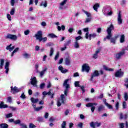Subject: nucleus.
Segmentation results:
<instances>
[{"label": "nucleus", "mask_w": 128, "mask_h": 128, "mask_svg": "<svg viewBox=\"0 0 128 128\" xmlns=\"http://www.w3.org/2000/svg\"><path fill=\"white\" fill-rule=\"evenodd\" d=\"M112 30H114V26L110 25V26L107 29L106 32L108 36L106 38H104V40H106V39L110 40V42L114 44H116V38L118 37H115V38H111L112 36Z\"/></svg>", "instance_id": "obj_1"}, {"label": "nucleus", "mask_w": 128, "mask_h": 128, "mask_svg": "<svg viewBox=\"0 0 128 128\" xmlns=\"http://www.w3.org/2000/svg\"><path fill=\"white\" fill-rule=\"evenodd\" d=\"M68 88H66L64 91V94H61L60 98L57 102L58 106H62V104H64V102H66V96H68Z\"/></svg>", "instance_id": "obj_2"}, {"label": "nucleus", "mask_w": 128, "mask_h": 128, "mask_svg": "<svg viewBox=\"0 0 128 128\" xmlns=\"http://www.w3.org/2000/svg\"><path fill=\"white\" fill-rule=\"evenodd\" d=\"M102 12L106 16L112 14V12L110 10V7L108 6H106L104 8Z\"/></svg>", "instance_id": "obj_3"}, {"label": "nucleus", "mask_w": 128, "mask_h": 128, "mask_svg": "<svg viewBox=\"0 0 128 128\" xmlns=\"http://www.w3.org/2000/svg\"><path fill=\"white\" fill-rule=\"evenodd\" d=\"M126 54V49L123 48L122 50L120 52H119L116 53L115 56L114 58L116 60H120L122 58V56H124V54Z\"/></svg>", "instance_id": "obj_4"}, {"label": "nucleus", "mask_w": 128, "mask_h": 128, "mask_svg": "<svg viewBox=\"0 0 128 128\" xmlns=\"http://www.w3.org/2000/svg\"><path fill=\"white\" fill-rule=\"evenodd\" d=\"M11 88V90L10 92L12 94H16L18 92H21L22 90H24V87L22 86L20 88H18V87H16V86H11L10 87Z\"/></svg>", "instance_id": "obj_5"}, {"label": "nucleus", "mask_w": 128, "mask_h": 128, "mask_svg": "<svg viewBox=\"0 0 128 128\" xmlns=\"http://www.w3.org/2000/svg\"><path fill=\"white\" fill-rule=\"evenodd\" d=\"M90 70V66H88V64H82V72H86L88 74Z\"/></svg>", "instance_id": "obj_6"}, {"label": "nucleus", "mask_w": 128, "mask_h": 128, "mask_svg": "<svg viewBox=\"0 0 128 128\" xmlns=\"http://www.w3.org/2000/svg\"><path fill=\"white\" fill-rule=\"evenodd\" d=\"M30 84L33 86H34L35 88H36L38 86L36 85L38 84V80H36V78L34 76H32L30 79Z\"/></svg>", "instance_id": "obj_7"}, {"label": "nucleus", "mask_w": 128, "mask_h": 128, "mask_svg": "<svg viewBox=\"0 0 128 128\" xmlns=\"http://www.w3.org/2000/svg\"><path fill=\"white\" fill-rule=\"evenodd\" d=\"M124 72L122 70V69H120L116 72L114 76L116 78H122L124 76Z\"/></svg>", "instance_id": "obj_8"}, {"label": "nucleus", "mask_w": 128, "mask_h": 128, "mask_svg": "<svg viewBox=\"0 0 128 128\" xmlns=\"http://www.w3.org/2000/svg\"><path fill=\"white\" fill-rule=\"evenodd\" d=\"M101 124L102 123L100 122H92L90 123V126L92 128H98L100 126Z\"/></svg>", "instance_id": "obj_9"}, {"label": "nucleus", "mask_w": 128, "mask_h": 128, "mask_svg": "<svg viewBox=\"0 0 128 128\" xmlns=\"http://www.w3.org/2000/svg\"><path fill=\"white\" fill-rule=\"evenodd\" d=\"M94 106H98V104L96 103H88L86 104V106L87 108L92 107L91 110L92 112H94V110H96V107Z\"/></svg>", "instance_id": "obj_10"}, {"label": "nucleus", "mask_w": 128, "mask_h": 128, "mask_svg": "<svg viewBox=\"0 0 128 128\" xmlns=\"http://www.w3.org/2000/svg\"><path fill=\"white\" fill-rule=\"evenodd\" d=\"M6 38H8L12 40H18V36H16V35L8 34L6 36Z\"/></svg>", "instance_id": "obj_11"}, {"label": "nucleus", "mask_w": 128, "mask_h": 128, "mask_svg": "<svg viewBox=\"0 0 128 128\" xmlns=\"http://www.w3.org/2000/svg\"><path fill=\"white\" fill-rule=\"evenodd\" d=\"M35 38L36 40L40 41L42 38V31L39 30L37 32V33L35 34Z\"/></svg>", "instance_id": "obj_12"}, {"label": "nucleus", "mask_w": 128, "mask_h": 128, "mask_svg": "<svg viewBox=\"0 0 128 128\" xmlns=\"http://www.w3.org/2000/svg\"><path fill=\"white\" fill-rule=\"evenodd\" d=\"M68 0H63L60 4L59 8L60 10H64V4H66Z\"/></svg>", "instance_id": "obj_13"}, {"label": "nucleus", "mask_w": 128, "mask_h": 128, "mask_svg": "<svg viewBox=\"0 0 128 128\" xmlns=\"http://www.w3.org/2000/svg\"><path fill=\"white\" fill-rule=\"evenodd\" d=\"M117 20L118 24H122V14H120V12H119L118 13Z\"/></svg>", "instance_id": "obj_14"}, {"label": "nucleus", "mask_w": 128, "mask_h": 128, "mask_svg": "<svg viewBox=\"0 0 128 128\" xmlns=\"http://www.w3.org/2000/svg\"><path fill=\"white\" fill-rule=\"evenodd\" d=\"M4 69L6 74H8V70H10V62H6Z\"/></svg>", "instance_id": "obj_15"}, {"label": "nucleus", "mask_w": 128, "mask_h": 128, "mask_svg": "<svg viewBox=\"0 0 128 128\" xmlns=\"http://www.w3.org/2000/svg\"><path fill=\"white\" fill-rule=\"evenodd\" d=\"M98 74H99L98 71V70L94 71L91 76V78L90 79V80L92 82L94 80V78H95V76H98Z\"/></svg>", "instance_id": "obj_16"}, {"label": "nucleus", "mask_w": 128, "mask_h": 128, "mask_svg": "<svg viewBox=\"0 0 128 128\" xmlns=\"http://www.w3.org/2000/svg\"><path fill=\"white\" fill-rule=\"evenodd\" d=\"M71 80L72 79L70 78L66 80L64 82L63 86L66 87V88H70V84H68V82H70V80Z\"/></svg>", "instance_id": "obj_17"}, {"label": "nucleus", "mask_w": 128, "mask_h": 128, "mask_svg": "<svg viewBox=\"0 0 128 128\" xmlns=\"http://www.w3.org/2000/svg\"><path fill=\"white\" fill-rule=\"evenodd\" d=\"M64 62L66 66H70V62H72V58L68 56L65 58Z\"/></svg>", "instance_id": "obj_18"}, {"label": "nucleus", "mask_w": 128, "mask_h": 128, "mask_svg": "<svg viewBox=\"0 0 128 128\" xmlns=\"http://www.w3.org/2000/svg\"><path fill=\"white\" fill-rule=\"evenodd\" d=\"M58 70H59L61 71V72H62V74H66V72H68V69H66L62 68V66H59Z\"/></svg>", "instance_id": "obj_19"}, {"label": "nucleus", "mask_w": 128, "mask_h": 128, "mask_svg": "<svg viewBox=\"0 0 128 128\" xmlns=\"http://www.w3.org/2000/svg\"><path fill=\"white\" fill-rule=\"evenodd\" d=\"M32 106H33L34 110H36V112H38L42 108V106L36 108V104H32Z\"/></svg>", "instance_id": "obj_20"}, {"label": "nucleus", "mask_w": 128, "mask_h": 128, "mask_svg": "<svg viewBox=\"0 0 128 128\" xmlns=\"http://www.w3.org/2000/svg\"><path fill=\"white\" fill-rule=\"evenodd\" d=\"M120 40L121 44L124 42V41L126 40V36H124V34H122L120 36Z\"/></svg>", "instance_id": "obj_21"}, {"label": "nucleus", "mask_w": 128, "mask_h": 128, "mask_svg": "<svg viewBox=\"0 0 128 128\" xmlns=\"http://www.w3.org/2000/svg\"><path fill=\"white\" fill-rule=\"evenodd\" d=\"M6 50H10V52H12L14 50V46H12V44H10L6 47Z\"/></svg>", "instance_id": "obj_22"}, {"label": "nucleus", "mask_w": 128, "mask_h": 128, "mask_svg": "<svg viewBox=\"0 0 128 128\" xmlns=\"http://www.w3.org/2000/svg\"><path fill=\"white\" fill-rule=\"evenodd\" d=\"M46 70H48V68H45L43 69V70L42 71L40 72V78H42V76H44V74H46Z\"/></svg>", "instance_id": "obj_23"}, {"label": "nucleus", "mask_w": 128, "mask_h": 128, "mask_svg": "<svg viewBox=\"0 0 128 128\" xmlns=\"http://www.w3.org/2000/svg\"><path fill=\"white\" fill-rule=\"evenodd\" d=\"M22 56L24 58L28 59L30 58L31 55L30 54L24 52L22 54Z\"/></svg>", "instance_id": "obj_24"}, {"label": "nucleus", "mask_w": 128, "mask_h": 128, "mask_svg": "<svg viewBox=\"0 0 128 128\" xmlns=\"http://www.w3.org/2000/svg\"><path fill=\"white\" fill-rule=\"evenodd\" d=\"M57 29L58 30V32H60L62 30H66V26H64V25H62L61 27L60 26H58Z\"/></svg>", "instance_id": "obj_25"}, {"label": "nucleus", "mask_w": 128, "mask_h": 128, "mask_svg": "<svg viewBox=\"0 0 128 128\" xmlns=\"http://www.w3.org/2000/svg\"><path fill=\"white\" fill-rule=\"evenodd\" d=\"M30 100H31V102L32 104H36L38 102V98H30Z\"/></svg>", "instance_id": "obj_26"}, {"label": "nucleus", "mask_w": 128, "mask_h": 128, "mask_svg": "<svg viewBox=\"0 0 128 128\" xmlns=\"http://www.w3.org/2000/svg\"><path fill=\"white\" fill-rule=\"evenodd\" d=\"M4 59H1L0 60V69L2 70L4 68Z\"/></svg>", "instance_id": "obj_27"}, {"label": "nucleus", "mask_w": 128, "mask_h": 128, "mask_svg": "<svg viewBox=\"0 0 128 128\" xmlns=\"http://www.w3.org/2000/svg\"><path fill=\"white\" fill-rule=\"evenodd\" d=\"M100 8V4L98 3H96L93 6V8L94 10H96V12H98V8Z\"/></svg>", "instance_id": "obj_28"}, {"label": "nucleus", "mask_w": 128, "mask_h": 128, "mask_svg": "<svg viewBox=\"0 0 128 128\" xmlns=\"http://www.w3.org/2000/svg\"><path fill=\"white\" fill-rule=\"evenodd\" d=\"M74 46L75 48H79L80 44L78 43V42H74Z\"/></svg>", "instance_id": "obj_29"}, {"label": "nucleus", "mask_w": 128, "mask_h": 128, "mask_svg": "<svg viewBox=\"0 0 128 128\" xmlns=\"http://www.w3.org/2000/svg\"><path fill=\"white\" fill-rule=\"evenodd\" d=\"M18 50L19 48H16L12 52V54H11V56H14V54H16V52H18Z\"/></svg>", "instance_id": "obj_30"}, {"label": "nucleus", "mask_w": 128, "mask_h": 128, "mask_svg": "<svg viewBox=\"0 0 128 128\" xmlns=\"http://www.w3.org/2000/svg\"><path fill=\"white\" fill-rule=\"evenodd\" d=\"M104 70H108V72H112L114 71V68H108V67H106V66H103Z\"/></svg>", "instance_id": "obj_31"}, {"label": "nucleus", "mask_w": 128, "mask_h": 128, "mask_svg": "<svg viewBox=\"0 0 128 128\" xmlns=\"http://www.w3.org/2000/svg\"><path fill=\"white\" fill-rule=\"evenodd\" d=\"M0 128H8V126L6 124H0Z\"/></svg>", "instance_id": "obj_32"}, {"label": "nucleus", "mask_w": 128, "mask_h": 128, "mask_svg": "<svg viewBox=\"0 0 128 128\" xmlns=\"http://www.w3.org/2000/svg\"><path fill=\"white\" fill-rule=\"evenodd\" d=\"M8 108V105L4 104L2 102L0 104V108Z\"/></svg>", "instance_id": "obj_33"}, {"label": "nucleus", "mask_w": 128, "mask_h": 128, "mask_svg": "<svg viewBox=\"0 0 128 128\" xmlns=\"http://www.w3.org/2000/svg\"><path fill=\"white\" fill-rule=\"evenodd\" d=\"M83 12H84V14H86V16L88 18H91L92 14L90 12H86V10H84Z\"/></svg>", "instance_id": "obj_34"}, {"label": "nucleus", "mask_w": 128, "mask_h": 128, "mask_svg": "<svg viewBox=\"0 0 128 128\" xmlns=\"http://www.w3.org/2000/svg\"><path fill=\"white\" fill-rule=\"evenodd\" d=\"M40 6H44V8H46V6H48V4L46 3V1L42 2L41 4H40Z\"/></svg>", "instance_id": "obj_35"}, {"label": "nucleus", "mask_w": 128, "mask_h": 128, "mask_svg": "<svg viewBox=\"0 0 128 128\" xmlns=\"http://www.w3.org/2000/svg\"><path fill=\"white\" fill-rule=\"evenodd\" d=\"M48 36L49 38H58V36H56V34H49L48 35Z\"/></svg>", "instance_id": "obj_36"}, {"label": "nucleus", "mask_w": 128, "mask_h": 128, "mask_svg": "<svg viewBox=\"0 0 128 128\" xmlns=\"http://www.w3.org/2000/svg\"><path fill=\"white\" fill-rule=\"evenodd\" d=\"M15 12L16 9L14 8H12L10 11V14H11V16H14V14Z\"/></svg>", "instance_id": "obj_37"}, {"label": "nucleus", "mask_w": 128, "mask_h": 128, "mask_svg": "<svg viewBox=\"0 0 128 128\" xmlns=\"http://www.w3.org/2000/svg\"><path fill=\"white\" fill-rule=\"evenodd\" d=\"M74 86L76 88H80V82L76 81L74 82Z\"/></svg>", "instance_id": "obj_38"}, {"label": "nucleus", "mask_w": 128, "mask_h": 128, "mask_svg": "<svg viewBox=\"0 0 128 128\" xmlns=\"http://www.w3.org/2000/svg\"><path fill=\"white\" fill-rule=\"evenodd\" d=\"M90 35L92 34H90L88 32H87L85 35V38L86 40H90Z\"/></svg>", "instance_id": "obj_39"}, {"label": "nucleus", "mask_w": 128, "mask_h": 128, "mask_svg": "<svg viewBox=\"0 0 128 128\" xmlns=\"http://www.w3.org/2000/svg\"><path fill=\"white\" fill-rule=\"evenodd\" d=\"M48 40V38L44 37L42 38V37L41 39L40 40L39 42H46Z\"/></svg>", "instance_id": "obj_40"}, {"label": "nucleus", "mask_w": 128, "mask_h": 128, "mask_svg": "<svg viewBox=\"0 0 128 128\" xmlns=\"http://www.w3.org/2000/svg\"><path fill=\"white\" fill-rule=\"evenodd\" d=\"M92 20V17H88L87 18H86V20H85V22L86 24L88 22H90Z\"/></svg>", "instance_id": "obj_41"}, {"label": "nucleus", "mask_w": 128, "mask_h": 128, "mask_svg": "<svg viewBox=\"0 0 128 128\" xmlns=\"http://www.w3.org/2000/svg\"><path fill=\"white\" fill-rule=\"evenodd\" d=\"M124 86H126V88H128V78L125 79Z\"/></svg>", "instance_id": "obj_42"}, {"label": "nucleus", "mask_w": 128, "mask_h": 128, "mask_svg": "<svg viewBox=\"0 0 128 128\" xmlns=\"http://www.w3.org/2000/svg\"><path fill=\"white\" fill-rule=\"evenodd\" d=\"M12 102V96H8L6 99V102L11 104Z\"/></svg>", "instance_id": "obj_43"}, {"label": "nucleus", "mask_w": 128, "mask_h": 128, "mask_svg": "<svg viewBox=\"0 0 128 128\" xmlns=\"http://www.w3.org/2000/svg\"><path fill=\"white\" fill-rule=\"evenodd\" d=\"M96 34L93 33L91 34V35H90V40H92V38H96Z\"/></svg>", "instance_id": "obj_44"}, {"label": "nucleus", "mask_w": 128, "mask_h": 128, "mask_svg": "<svg viewBox=\"0 0 128 128\" xmlns=\"http://www.w3.org/2000/svg\"><path fill=\"white\" fill-rule=\"evenodd\" d=\"M6 18L10 22H12V16L9 14H6Z\"/></svg>", "instance_id": "obj_45"}, {"label": "nucleus", "mask_w": 128, "mask_h": 128, "mask_svg": "<svg viewBox=\"0 0 128 128\" xmlns=\"http://www.w3.org/2000/svg\"><path fill=\"white\" fill-rule=\"evenodd\" d=\"M115 107L116 110H118L120 108V102H117L115 104Z\"/></svg>", "instance_id": "obj_46"}, {"label": "nucleus", "mask_w": 128, "mask_h": 128, "mask_svg": "<svg viewBox=\"0 0 128 128\" xmlns=\"http://www.w3.org/2000/svg\"><path fill=\"white\" fill-rule=\"evenodd\" d=\"M106 106H107L110 110H112V106L108 103H106Z\"/></svg>", "instance_id": "obj_47"}, {"label": "nucleus", "mask_w": 128, "mask_h": 128, "mask_svg": "<svg viewBox=\"0 0 128 128\" xmlns=\"http://www.w3.org/2000/svg\"><path fill=\"white\" fill-rule=\"evenodd\" d=\"M10 4L12 6H14V4H16V0H10Z\"/></svg>", "instance_id": "obj_48"}, {"label": "nucleus", "mask_w": 128, "mask_h": 128, "mask_svg": "<svg viewBox=\"0 0 128 128\" xmlns=\"http://www.w3.org/2000/svg\"><path fill=\"white\" fill-rule=\"evenodd\" d=\"M82 40V37L78 36L75 38L76 42H78V40Z\"/></svg>", "instance_id": "obj_49"}, {"label": "nucleus", "mask_w": 128, "mask_h": 128, "mask_svg": "<svg viewBox=\"0 0 128 128\" xmlns=\"http://www.w3.org/2000/svg\"><path fill=\"white\" fill-rule=\"evenodd\" d=\"M124 98L125 100H128V94L126 92H125L124 94Z\"/></svg>", "instance_id": "obj_50"}, {"label": "nucleus", "mask_w": 128, "mask_h": 128, "mask_svg": "<svg viewBox=\"0 0 128 128\" xmlns=\"http://www.w3.org/2000/svg\"><path fill=\"white\" fill-rule=\"evenodd\" d=\"M16 124H20V120H18L14 122Z\"/></svg>", "instance_id": "obj_51"}, {"label": "nucleus", "mask_w": 128, "mask_h": 128, "mask_svg": "<svg viewBox=\"0 0 128 128\" xmlns=\"http://www.w3.org/2000/svg\"><path fill=\"white\" fill-rule=\"evenodd\" d=\"M119 128H124V123H120L119 124Z\"/></svg>", "instance_id": "obj_52"}, {"label": "nucleus", "mask_w": 128, "mask_h": 128, "mask_svg": "<svg viewBox=\"0 0 128 128\" xmlns=\"http://www.w3.org/2000/svg\"><path fill=\"white\" fill-rule=\"evenodd\" d=\"M60 56V52H58L55 56L54 60H56L58 58V57Z\"/></svg>", "instance_id": "obj_53"}, {"label": "nucleus", "mask_w": 128, "mask_h": 128, "mask_svg": "<svg viewBox=\"0 0 128 128\" xmlns=\"http://www.w3.org/2000/svg\"><path fill=\"white\" fill-rule=\"evenodd\" d=\"M66 121H64L62 124V128H66Z\"/></svg>", "instance_id": "obj_54"}, {"label": "nucleus", "mask_w": 128, "mask_h": 128, "mask_svg": "<svg viewBox=\"0 0 128 128\" xmlns=\"http://www.w3.org/2000/svg\"><path fill=\"white\" fill-rule=\"evenodd\" d=\"M30 30H26L24 32L25 36H28V34H30Z\"/></svg>", "instance_id": "obj_55"}, {"label": "nucleus", "mask_w": 128, "mask_h": 128, "mask_svg": "<svg viewBox=\"0 0 128 128\" xmlns=\"http://www.w3.org/2000/svg\"><path fill=\"white\" fill-rule=\"evenodd\" d=\"M122 108L125 109L126 108V102H124L122 103Z\"/></svg>", "instance_id": "obj_56"}, {"label": "nucleus", "mask_w": 128, "mask_h": 128, "mask_svg": "<svg viewBox=\"0 0 128 128\" xmlns=\"http://www.w3.org/2000/svg\"><path fill=\"white\" fill-rule=\"evenodd\" d=\"M42 96H43V97H42L43 98H46V96H48V93L46 91L42 92Z\"/></svg>", "instance_id": "obj_57"}, {"label": "nucleus", "mask_w": 128, "mask_h": 128, "mask_svg": "<svg viewBox=\"0 0 128 128\" xmlns=\"http://www.w3.org/2000/svg\"><path fill=\"white\" fill-rule=\"evenodd\" d=\"M74 29L72 28H70L68 30V32H70V34H72V32H74Z\"/></svg>", "instance_id": "obj_58"}, {"label": "nucleus", "mask_w": 128, "mask_h": 128, "mask_svg": "<svg viewBox=\"0 0 128 128\" xmlns=\"http://www.w3.org/2000/svg\"><path fill=\"white\" fill-rule=\"evenodd\" d=\"M36 126L32 124H30L29 125V128H36Z\"/></svg>", "instance_id": "obj_59"}, {"label": "nucleus", "mask_w": 128, "mask_h": 128, "mask_svg": "<svg viewBox=\"0 0 128 128\" xmlns=\"http://www.w3.org/2000/svg\"><path fill=\"white\" fill-rule=\"evenodd\" d=\"M98 56L96 53H94L92 56V58H94V60H96V58H98Z\"/></svg>", "instance_id": "obj_60"}, {"label": "nucleus", "mask_w": 128, "mask_h": 128, "mask_svg": "<svg viewBox=\"0 0 128 128\" xmlns=\"http://www.w3.org/2000/svg\"><path fill=\"white\" fill-rule=\"evenodd\" d=\"M20 126H22V128H28V127L26 126V124L24 123L20 124Z\"/></svg>", "instance_id": "obj_61"}, {"label": "nucleus", "mask_w": 128, "mask_h": 128, "mask_svg": "<svg viewBox=\"0 0 128 128\" xmlns=\"http://www.w3.org/2000/svg\"><path fill=\"white\" fill-rule=\"evenodd\" d=\"M52 88V82H49L47 84V88Z\"/></svg>", "instance_id": "obj_62"}, {"label": "nucleus", "mask_w": 128, "mask_h": 128, "mask_svg": "<svg viewBox=\"0 0 128 128\" xmlns=\"http://www.w3.org/2000/svg\"><path fill=\"white\" fill-rule=\"evenodd\" d=\"M83 124L82 122H80L78 124V126L80 128H82Z\"/></svg>", "instance_id": "obj_63"}, {"label": "nucleus", "mask_w": 128, "mask_h": 128, "mask_svg": "<svg viewBox=\"0 0 128 128\" xmlns=\"http://www.w3.org/2000/svg\"><path fill=\"white\" fill-rule=\"evenodd\" d=\"M104 108V106L101 105L98 108V112H100Z\"/></svg>", "instance_id": "obj_64"}]
</instances>
